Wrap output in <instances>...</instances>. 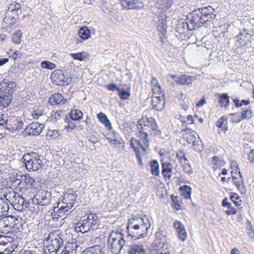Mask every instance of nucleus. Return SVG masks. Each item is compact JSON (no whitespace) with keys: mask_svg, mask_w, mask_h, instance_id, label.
Wrapping results in <instances>:
<instances>
[{"mask_svg":"<svg viewBox=\"0 0 254 254\" xmlns=\"http://www.w3.org/2000/svg\"><path fill=\"white\" fill-rule=\"evenodd\" d=\"M215 10L211 6H204L190 13V18L197 28L205 25L206 28H212L216 22Z\"/></svg>","mask_w":254,"mask_h":254,"instance_id":"1","label":"nucleus"},{"mask_svg":"<svg viewBox=\"0 0 254 254\" xmlns=\"http://www.w3.org/2000/svg\"><path fill=\"white\" fill-rule=\"evenodd\" d=\"M150 226L149 218L146 216L130 219L127 227L128 236L132 240L144 238L146 236Z\"/></svg>","mask_w":254,"mask_h":254,"instance_id":"2","label":"nucleus"},{"mask_svg":"<svg viewBox=\"0 0 254 254\" xmlns=\"http://www.w3.org/2000/svg\"><path fill=\"white\" fill-rule=\"evenodd\" d=\"M45 240L48 244L45 251H48L49 254H57L64 246V240L56 232L50 233Z\"/></svg>","mask_w":254,"mask_h":254,"instance_id":"3","label":"nucleus"},{"mask_svg":"<svg viewBox=\"0 0 254 254\" xmlns=\"http://www.w3.org/2000/svg\"><path fill=\"white\" fill-rule=\"evenodd\" d=\"M21 8L20 4L16 2H13L9 5L3 19V21L7 26L12 27L15 24L18 18L19 13L21 12Z\"/></svg>","mask_w":254,"mask_h":254,"instance_id":"4","label":"nucleus"},{"mask_svg":"<svg viewBox=\"0 0 254 254\" xmlns=\"http://www.w3.org/2000/svg\"><path fill=\"white\" fill-rule=\"evenodd\" d=\"M108 243L109 248L113 253L117 254L121 252L126 244V241L121 234L114 233L109 237Z\"/></svg>","mask_w":254,"mask_h":254,"instance_id":"5","label":"nucleus"},{"mask_svg":"<svg viewBox=\"0 0 254 254\" xmlns=\"http://www.w3.org/2000/svg\"><path fill=\"white\" fill-rule=\"evenodd\" d=\"M188 22L179 21L177 25L176 32L180 34L181 38H186L189 34V31L197 28L191 19L190 18V13L188 15Z\"/></svg>","mask_w":254,"mask_h":254,"instance_id":"6","label":"nucleus"},{"mask_svg":"<svg viewBox=\"0 0 254 254\" xmlns=\"http://www.w3.org/2000/svg\"><path fill=\"white\" fill-rule=\"evenodd\" d=\"M36 203L41 205H48L51 201L52 193L50 191L46 190H39L35 195L34 197Z\"/></svg>","mask_w":254,"mask_h":254,"instance_id":"7","label":"nucleus"},{"mask_svg":"<svg viewBox=\"0 0 254 254\" xmlns=\"http://www.w3.org/2000/svg\"><path fill=\"white\" fill-rule=\"evenodd\" d=\"M138 129L146 130L147 128H150L152 130L159 131L157 128V125L154 118L152 117L146 118L142 117L138 122L137 125Z\"/></svg>","mask_w":254,"mask_h":254,"instance_id":"8","label":"nucleus"},{"mask_svg":"<svg viewBox=\"0 0 254 254\" xmlns=\"http://www.w3.org/2000/svg\"><path fill=\"white\" fill-rule=\"evenodd\" d=\"M51 78L53 84L58 86H64L69 84L71 79L67 78L65 79L64 75L62 70H55L51 75Z\"/></svg>","mask_w":254,"mask_h":254,"instance_id":"9","label":"nucleus"},{"mask_svg":"<svg viewBox=\"0 0 254 254\" xmlns=\"http://www.w3.org/2000/svg\"><path fill=\"white\" fill-rule=\"evenodd\" d=\"M95 220L92 222L87 220H83L81 222L76 223L74 227L75 230L77 232H80L84 233L88 232L90 229L95 230L98 228V225L95 224Z\"/></svg>","mask_w":254,"mask_h":254,"instance_id":"10","label":"nucleus"},{"mask_svg":"<svg viewBox=\"0 0 254 254\" xmlns=\"http://www.w3.org/2000/svg\"><path fill=\"white\" fill-rule=\"evenodd\" d=\"M69 210H67L65 206L60 205V203H57V206H54L52 209L49 211L52 218L58 220L60 218H62L68 212Z\"/></svg>","mask_w":254,"mask_h":254,"instance_id":"11","label":"nucleus"},{"mask_svg":"<svg viewBox=\"0 0 254 254\" xmlns=\"http://www.w3.org/2000/svg\"><path fill=\"white\" fill-rule=\"evenodd\" d=\"M254 33L253 31L250 29L243 28L236 36V40L241 44L246 45L251 40Z\"/></svg>","mask_w":254,"mask_h":254,"instance_id":"12","label":"nucleus"},{"mask_svg":"<svg viewBox=\"0 0 254 254\" xmlns=\"http://www.w3.org/2000/svg\"><path fill=\"white\" fill-rule=\"evenodd\" d=\"M14 218L11 215H6L0 219V231L2 233L7 234L11 231V221Z\"/></svg>","mask_w":254,"mask_h":254,"instance_id":"13","label":"nucleus"},{"mask_svg":"<svg viewBox=\"0 0 254 254\" xmlns=\"http://www.w3.org/2000/svg\"><path fill=\"white\" fill-rule=\"evenodd\" d=\"M16 84L14 82L9 81L6 79L0 82V92L12 95L15 90Z\"/></svg>","mask_w":254,"mask_h":254,"instance_id":"14","label":"nucleus"},{"mask_svg":"<svg viewBox=\"0 0 254 254\" xmlns=\"http://www.w3.org/2000/svg\"><path fill=\"white\" fill-rule=\"evenodd\" d=\"M44 128L43 124L38 123H32L27 127L24 129V133L30 135H39Z\"/></svg>","mask_w":254,"mask_h":254,"instance_id":"15","label":"nucleus"},{"mask_svg":"<svg viewBox=\"0 0 254 254\" xmlns=\"http://www.w3.org/2000/svg\"><path fill=\"white\" fill-rule=\"evenodd\" d=\"M121 5L127 9H141L143 6V2L139 0H120Z\"/></svg>","mask_w":254,"mask_h":254,"instance_id":"16","label":"nucleus"},{"mask_svg":"<svg viewBox=\"0 0 254 254\" xmlns=\"http://www.w3.org/2000/svg\"><path fill=\"white\" fill-rule=\"evenodd\" d=\"M76 198V195L74 193H66L64 194L62 201L60 205H63L66 207L67 210L69 211L73 206Z\"/></svg>","mask_w":254,"mask_h":254,"instance_id":"17","label":"nucleus"},{"mask_svg":"<svg viewBox=\"0 0 254 254\" xmlns=\"http://www.w3.org/2000/svg\"><path fill=\"white\" fill-rule=\"evenodd\" d=\"M230 26V25L227 23H224L219 26H214L212 27L214 28L212 30L213 35L216 39L224 38Z\"/></svg>","mask_w":254,"mask_h":254,"instance_id":"18","label":"nucleus"},{"mask_svg":"<svg viewBox=\"0 0 254 254\" xmlns=\"http://www.w3.org/2000/svg\"><path fill=\"white\" fill-rule=\"evenodd\" d=\"M233 173L234 171L232 170V179L234 184L236 186L237 188L240 190L241 193H245L246 191V189L243 182V177L242 176L240 170H239L237 173V175H238V177H235V175H233Z\"/></svg>","mask_w":254,"mask_h":254,"instance_id":"19","label":"nucleus"},{"mask_svg":"<svg viewBox=\"0 0 254 254\" xmlns=\"http://www.w3.org/2000/svg\"><path fill=\"white\" fill-rule=\"evenodd\" d=\"M32 160H31V164L27 170L30 171H35L38 170L42 167V161L40 159V157L37 153L33 152Z\"/></svg>","mask_w":254,"mask_h":254,"instance_id":"20","label":"nucleus"},{"mask_svg":"<svg viewBox=\"0 0 254 254\" xmlns=\"http://www.w3.org/2000/svg\"><path fill=\"white\" fill-rule=\"evenodd\" d=\"M174 227L176 230L178 238L182 241H185L187 237V234L184 225L179 221H175L174 223Z\"/></svg>","mask_w":254,"mask_h":254,"instance_id":"21","label":"nucleus"},{"mask_svg":"<svg viewBox=\"0 0 254 254\" xmlns=\"http://www.w3.org/2000/svg\"><path fill=\"white\" fill-rule=\"evenodd\" d=\"M49 102L51 105L64 104L66 102V99L61 94L57 93L51 96Z\"/></svg>","mask_w":254,"mask_h":254,"instance_id":"22","label":"nucleus"},{"mask_svg":"<svg viewBox=\"0 0 254 254\" xmlns=\"http://www.w3.org/2000/svg\"><path fill=\"white\" fill-rule=\"evenodd\" d=\"M10 245L7 236L0 235V254H8L7 247Z\"/></svg>","mask_w":254,"mask_h":254,"instance_id":"23","label":"nucleus"},{"mask_svg":"<svg viewBox=\"0 0 254 254\" xmlns=\"http://www.w3.org/2000/svg\"><path fill=\"white\" fill-rule=\"evenodd\" d=\"M127 252L128 254H146V250L141 244L130 245Z\"/></svg>","mask_w":254,"mask_h":254,"instance_id":"24","label":"nucleus"},{"mask_svg":"<svg viewBox=\"0 0 254 254\" xmlns=\"http://www.w3.org/2000/svg\"><path fill=\"white\" fill-rule=\"evenodd\" d=\"M171 77L172 78L175 79L177 83L182 85H188L191 83L193 80H194L193 77L186 75H183L180 77H176L175 75H172Z\"/></svg>","mask_w":254,"mask_h":254,"instance_id":"25","label":"nucleus"},{"mask_svg":"<svg viewBox=\"0 0 254 254\" xmlns=\"http://www.w3.org/2000/svg\"><path fill=\"white\" fill-rule=\"evenodd\" d=\"M152 105L153 109L156 111H162L165 106V101L163 98L154 97L152 99Z\"/></svg>","mask_w":254,"mask_h":254,"instance_id":"26","label":"nucleus"},{"mask_svg":"<svg viewBox=\"0 0 254 254\" xmlns=\"http://www.w3.org/2000/svg\"><path fill=\"white\" fill-rule=\"evenodd\" d=\"M13 203L14 204L13 207L15 209L20 211L24 209L25 199L22 196L19 194L15 195Z\"/></svg>","mask_w":254,"mask_h":254,"instance_id":"27","label":"nucleus"},{"mask_svg":"<svg viewBox=\"0 0 254 254\" xmlns=\"http://www.w3.org/2000/svg\"><path fill=\"white\" fill-rule=\"evenodd\" d=\"M8 199L0 198V217L7 215L9 210Z\"/></svg>","mask_w":254,"mask_h":254,"instance_id":"28","label":"nucleus"},{"mask_svg":"<svg viewBox=\"0 0 254 254\" xmlns=\"http://www.w3.org/2000/svg\"><path fill=\"white\" fill-rule=\"evenodd\" d=\"M162 173L164 177L170 179L171 177V173L172 171V165L170 163L164 162L162 163Z\"/></svg>","mask_w":254,"mask_h":254,"instance_id":"29","label":"nucleus"},{"mask_svg":"<svg viewBox=\"0 0 254 254\" xmlns=\"http://www.w3.org/2000/svg\"><path fill=\"white\" fill-rule=\"evenodd\" d=\"M183 133L184 138L186 139L189 143H191L193 140L196 137L194 135L195 132L191 129L186 128L182 131Z\"/></svg>","mask_w":254,"mask_h":254,"instance_id":"30","label":"nucleus"},{"mask_svg":"<svg viewBox=\"0 0 254 254\" xmlns=\"http://www.w3.org/2000/svg\"><path fill=\"white\" fill-rule=\"evenodd\" d=\"M12 99V95L0 92V105L3 107H6L11 102Z\"/></svg>","mask_w":254,"mask_h":254,"instance_id":"31","label":"nucleus"},{"mask_svg":"<svg viewBox=\"0 0 254 254\" xmlns=\"http://www.w3.org/2000/svg\"><path fill=\"white\" fill-rule=\"evenodd\" d=\"M241 115L240 118L233 121V122L237 124L244 120L250 119L252 117V111L250 109L243 110L241 112Z\"/></svg>","mask_w":254,"mask_h":254,"instance_id":"32","label":"nucleus"},{"mask_svg":"<svg viewBox=\"0 0 254 254\" xmlns=\"http://www.w3.org/2000/svg\"><path fill=\"white\" fill-rule=\"evenodd\" d=\"M25 184L26 188H31L33 186V183L35 182V180L29 175H22L20 179V183L22 182Z\"/></svg>","mask_w":254,"mask_h":254,"instance_id":"33","label":"nucleus"},{"mask_svg":"<svg viewBox=\"0 0 254 254\" xmlns=\"http://www.w3.org/2000/svg\"><path fill=\"white\" fill-rule=\"evenodd\" d=\"M97 117L99 121L102 123L107 128L109 129L112 128L111 124L105 114L101 112L97 115Z\"/></svg>","mask_w":254,"mask_h":254,"instance_id":"34","label":"nucleus"},{"mask_svg":"<svg viewBox=\"0 0 254 254\" xmlns=\"http://www.w3.org/2000/svg\"><path fill=\"white\" fill-rule=\"evenodd\" d=\"M78 35L81 39L85 40L90 38V32L87 27H82L78 30Z\"/></svg>","mask_w":254,"mask_h":254,"instance_id":"35","label":"nucleus"},{"mask_svg":"<svg viewBox=\"0 0 254 254\" xmlns=\"http://www.w3.org/2000/svg\"><path fill=\"white\" fill-rule=\"evenodd\" d=\"M179 190L181 192L182 196L184 198L188 199L190 198L191 189L190 186L184 185L180 188Z\"/></svg>","mask_w":254,"mask_h":254,"instance_id":"36","label":"nucleus"},{"mask_svg":"<svg viewBox=\"0 0 254 254\" xmlns=\"http://www.w3.org/2000/svg\"><path fill=\"white\" fill-rule=\"evenodd\" d=\"M229 97L227 93L220 94L219 103L221 107L227 108L229 106L230 102Z\"/></svg>","mask_w":254,"mask_h":254,"instance_id":"37","label":"nucleus"},{"mask_svg":"<svg viewBox=\"0 0 254 254\" xmlns=\"http://www.w3.org/2000/svg\"><path fill=\"white\" fill-rule=\"evenodd\" d=\"M139 131L137 134V136L139 138L145 147H149V140L148 138V134L146 132L143 131V130L138 129Z\"/></svg>","mask_w":254,"mask_h":254,"instance_id":"38","label":"nucleus"},{"mask_svg":"<svg viewBox=\"0 0 254 254\" xmlns=\"http://www.w3.org/2000/svg\"><path fill=\"white\" fill-rule=\"evenodd\" d=\"M150 166L152 174L154 176H158L160 172L158 162L156 160L151 161L150 162Z\"/></svg>","mask_w":254,"mask_h":254,"instance_id":"39","label":"nucleus"},{"mask_svg":"<svg viewBox=\"0 0 254 254\" xmlns=\"http://www.w3.org/2000/svg\"><path fill=\"white\" fill-rule=\"evenodd\" d=\"M33 152L25 154L21 158V161L24 164L25 168L28 169L31 164V160H32Z\"/></svg>","mask_w":254,"mask_h":254,"instance_id":"40","label":"nucleus"},{"mask_svg":"<svg viewBox=\"0 0 254 254\" xmlns=\"http://www.w3.org/2000/svg\"><path fill=\"white\" fill-rule=\"evenodd\" d=\"M83 114L81 111L75 109L72 110L69 113V116L72 120L77 121L79 120L82 117Z\"/></svg>","mask_w":254,"mask_h":254,"instance_id":"41","label":"nucleus"},{"mask_svg":"<svg viewBox=\"0 0 254 254\" xmlns=\"http://www.w3.org/2000/svg\"><path fill=\"white\" fill-rule=\"evenodd\" d=\"M118 94L122 100H127L130 95V88H127V89L120 88L118 91Z\"/></svg>","mask_w":254,"mask_h":254,"instance_id":"42","label":"nucleus"},{"mask_svg":"<svg viewBox=\"0 0 254 254\" xmlns=\"http://www.w3.org/2000/svg\"><path fill=\"white\" fill-rule=\"evenodd\" d=\"M171 198L174 203L173 206L176 210H179L181 208L180 203L182 202V199L178 196H175L173 194L171 196Z\"/></svg>","mask_w":254,"mask_h":254,"instance_id":"43","label":"nucleus"},{"mask_svg":"<svg viewBox=\"0 0 254 254\" xmlns=\"http://www.w3.org/2000/svg\"><path fill=\"white\" fill-rule=\"evenodd\" d=\"M64 248V249H66L68 253H69L70 254H75L77 245L75 243L67 242Z\"/></svg>","mask_w":254,"mask_h":254,"instance_id":"44","label":"nucleus"},{"mask_svg":"<svg viewBox=\"0 0 254 254\" xmlns=\"http://www.w3.org/2000/svg\"><path fill=\"white\" fill-rule=\"evenodd\" d=\"M41 65L42 68H46L50 70L54 69L56 68V64L48 61H43L41 63Z\"/></svg>","mask_w":254,"mask_h":254,"instance_id":"45","label":"nucleus"},{"mask_svg":"<svg viewBox=\"0 0 254 254\" xmlns=\"http://www.w3.org/2000/svg\"><path fill=\"white\" fill-rule=\"evenodd\" d=\"M22 34L20 30L15 32L12 35V42L16 44L20 43L21 39V36Z\"/></svg>","mask_w":254,"mask_h":254,"instance_id":"46","label":"nucleus"},{"mask_svg":"<svg viewBox=\"0 0 254 254\" xmlns=\"http://www.w3.org/2000/svg\"><path fill=\"white\" fill-rule=\"evenodd\" d=\"M91 254H105V249L100 246H95L91 249Z\"/></svg>","mask_w":254,"mask_h":254,"instance_id":"47","label":"nucleus"},{"mask_svg":"<svg viewBox=\"0 0 254 254\" xmlns=\"http://www.w3.org/2000/svg\"><path fill=\"white\" fill-rule=\"evenodd\" d=\"M85 53L84 52H80L77 53H70V55L73 59L82 61H83L85 58Z\"/></svg>","mask_w":254,"mask_h":254,"instance_id":"48","label":"nucleus"},{"mask_svg":"<svg viewBox=\"0 0 254 254\" xmlns=\"http://www.w3.org/2000/svg\"><path fill=\"white\" fill-rule=\"evenodd\" d=\"M64 114V112L62 110L57 111L56 112H53L51 113L52 119L55 121H57L61 118Z\"/></svg>","mask_w":254,"mask_h":254,"instance_id":"49","label":"nucleus"},{"mask_svg":"<svg viewBox=\"0 0 254 254\" xmlns=\"http://www.w3.org/2000/svg\"><path fill=\"white\" fill-rule=\"evenodd\" d=\"M160 5L162 8H168L173 3V0H160Z\"/></svg>","mask_w":254,"mask_h":254,"instance_id":"50","label":"nucleus"},{"mask_svg":"<svg viewBox=\"0 0 254 254\" xmlns=\"http://www.w3.org/2000/svg\"><path fill=\"white\" fill-rule=\"evenodd\" d=\"M230 198L236 206H240L241 204L240 203L241 200L240 199L239 196L237 193L231 195Z\"/></svg>","mask_w":254,"mask_h":254,"instance_id":"51","label":"nucleus"},{"mask_svg":"<svg viewBox=\"0 0 254 254\" xmlns=\"http://www.w3.org/2000/svg\"><path fill=\"white\" fill-rule=\"evenodd\" d=\"M176 157L180 161L183 159L185 162H189L188 159L186 157L185 153L183 150L180 151L179 152L177 153Z\"/></svg>","mask_w":254,"mask_h":254,"instance_id":"52","label":"nucleus"},{"mask_svg":"<svg viewBox=\"0 0 254 254\" xmlns=\"http://www.w3.org/2000/svg\"><path fill=\"white\" fill-rule=\"evenodd\" d=\"M183 170L185 173L188 174H191L193 173L192 169L189 162H185V164L183 166Z\"/></svg>","mask_w":254,"mask_h":254,"instance_id":"53","label":"nucleus"},{"mask_svg":"<svg viewBox=\"0 0 254 254\" xmlns=\"http://www.w3.org/2000/svg\"><path fill=\"white\" fill-rule=\"evenodd\" d=\"M84 220H87L89 221L92 222V220H95L94 222L97 224L98 223V217L97 215L93 213H90L87 215L86 218Z\"/></svg>","mask_w":254,"mask_h":254,"instance_id":"54","label":"nucleus"},{"mask_svg":"<svg viewBox=\"0 0 254 254\" xmlns=\"http://www.w3.org/2000/svg\"><path fill=\"white\" fill-rule=\"evenodd\" d=\"M225 121L227 122L226 119L224 117H222L217 121L216 125L217 127L221 128L223 127V125Z\"/></svg>","mask_w":254,"mask_h":254,"instance_id":"55","label":"nucleus"},{"mask_svg":"<svg viewBox=\"0 0 254 254\" xmlns=\"http://www.w3.org/2000/svg\"><path fill=\"white\" fill-rule=\"evenodd\" d=\"M134 142L136 143V145L141 148L143 151H145L148 147H145L141 140H137L135 139Z\"/></svg>","mask_w":254,"mask_h":254,"instance_id":"56","label":"nucleus"},{"mask_svg":"<svg viewBox=\"0 0 254 254\" xmlns=\"http://www.w3.org/2000/svg\"><path fill=\"white\" fill-rule=\"evenodd\" d=\"M88 140L92 143L98 142L99 139L94 134H90L87 136Z\"/></svg>","mask_w":254,"mask_h":254,"instance_id":"57","label":"nucleus"},{"mask_svg":"<svg viewBox=\"0 0 254 254\" xmlns=\"http://www.w3.org/2000/svg\"><path fill=\"white\" fill-rule=\"evenodd\" d=\"M227 208H228V210L225 211V212L228 215L232 214L234 215L237 213L236 209L234 207H232V205H230V207Z\"/></svg>","mask_w":254,"mask_h":254,"instance_id":"58","label":"nucleus"},{"mask_svg":"<svg viewBox=\"0 0 254 254\" xmlns=\"http://www.w3.org/2000/svg\"><path fill=\"white\" fill-rule=\"evenodd\" d=\"M107 88L110 91H119V88H118L115 84H109L107 86Z\"/></svg>","mask_w":254,"mask_h":254,"instance_id":"59","label":"nucleus"},{"mask_svg":"<svg viewBox=\"0 0 254 254\" xmlns=\"http://www.w3.org/2000/svg\"><path fill=\"white\" fill-rule=\"evenodd\" d=\"M248 159L251 163H254V149L251 151L248 155Z\"/></svg>","mask_w":254,"mask_h":254,"instance_id":"60","label":"nucleus"},{"mask_svg":"<svg viewBox=\"0 0 254 254\" xmlns=\"http://www.w3.org/2000/svg\"><path fill=\"white\" fill-rule=\"evenodd\" d=\"M151 84L152 86H154L155 87H158L160 89V86L157 80L155 78H153L151 80Z\"/></svg>","mask_w":254,"mask_h":254,"instance_id":"61","label":"nucleus"},{"mask_svg":"<svg viewBox=\"0 0 254 254\" xmlns=\"http://www.w3.org/2000/svg\"><path fill=\"white\" fill-rule=\"evenodd\" d=\"M222 205L223 206H227V207H230V205H232V204L228 201L227 198H225L222 202Z\"/></svg>","mask_w":254,"mask_h":254,"instance_id":"62","label":"nucleus"},{"mask_svg":"<svg viewBox=\"0 0 254 254\" xmlns=\"http://www.w3.org/2000/svg\"><path fill=\"white\" fill-rule=\"evenodd\" d=\"M233 102L235 104V107L237 108L240 107L242 106V104H241V101L237 98L233 100Z\"/></svg>","mask_w":254,"mask_h":254,"instance_id":"63","label":"nucleus"},{"mask_svg":"<svg viewBox=\"0 0 254 254\" xmlns=\"http://www.w3.org/2000/svg\"><path fill=\"white\" fill-rule=\"evenodd\" d=\"M236 168V172L235 173V174L236 175H237V173L238 171H239V169L238 168V165L237 163V162L236 161H233L232 163H231V168Z\"/></svg>","mask_w":254,"mask_h":254,"instance_id":"64","label":"nucleus"}]
</instances>
